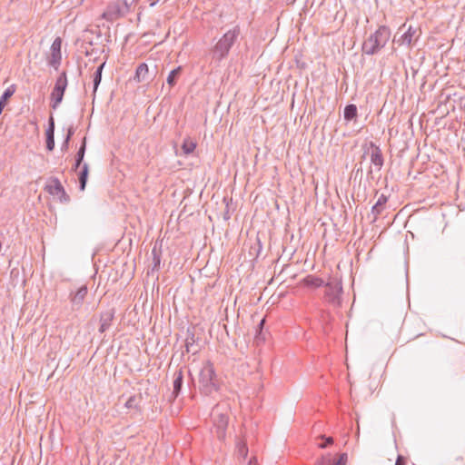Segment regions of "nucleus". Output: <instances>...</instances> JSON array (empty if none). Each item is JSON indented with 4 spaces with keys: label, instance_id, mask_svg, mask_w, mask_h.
I'll list each match as a JSON object with an SVG mask.
<instances>
[{
    "label": "nucleus",
    "instance_id": "393cba45",
    "mask_svg": "<svg viewBox=\"0 0 465 465\" xmlns=\"http://www.w3.org/2000/svg\"><path fill=\"white\" fill-rule=\"evenodd\" d=\"M237 452L240 457H242L243 460L246 459L248 455V447L244 440H239L237 442Z\"/></svg>",
    "mask_w": 465,
    "mask_h": 465
},
{
    "label": "nucleus",
    "instance_id": "423d86ee",
    "mask_svg": "<svg viewBox=\"0 0 465 465\" xmlns=\"http://www.w3.org/2000/svg\"><path fill=\"white\" fill-rule=\"evenodd\" d=\"M236 36L237 33L234 30L228 31L223 35V36L219 40L215 46L219 55L223 56L227 54L232 45L235 41Z\"/></svg>",
    "mask_w": 465,
    "mask_h": 465
},
{
    "label": "nucleus",
    "instance_id": "72a5a7b5",
    "mask_svg": "<svg viewBox=\"0 0 465 465\" xmlns=\"http://www.w3.org/2000/svg\"><path fill=\"white\" fill-rule=\"evenodd\" d=\"M264 322H265V319H262V320H261V322H260V323H259V325H258V331H259V333H258V335H257V338H258V337L260 336V334H261V331H262V328H263Z\"/></svg>",
    "mask_w": 465,
    "mask_h": 465
},
{
    "label": "nucleus",
    "instance_id": "f03ea898",
    "mask_svg": "<svg viewBox=\"0 0 465 465\" xmlns=\"http://www.w3.org/2000/svg\"><path fill=\"white\" fill-rule=\"evenodd\" d=\"M211 417L213 420V427L211 432L219 440H223L226 436V429L228 426L229 417L223 405H216L212 412Z\"/></svg>",
    "mask_w": 465,
    "mask_h": 465
},
{
    "label": "nucleus",
    "instance_id": "7ed1b4c3",
    "mask_svg": "<svg viewBox=\"0 0 465 465\" xmlns=\"http://www.w3.org/2000/svg\"><path fill=\"white\" fill-rule=\"evenodd\" d=\"M389 38V29L381 26L363 43L362 49L367 54H375L386 45Z\"/></svg>",
    "mask_w": 465,
    "mask_h": 465
},
{
    "label": "nucleus",
    "instance_id": "f704fd0d",
    "mask_svg": "<svg viewBox=\"0 0 465 465\" xmlns=\"http://www.w3.org/2000/svg\"><path fill=\"white\" fill-rule=\"evenodd\" d=\"M248 465H259L256 457L251 458L249 460Z\"/></svg>",
    "mask_w": 465,
    "mask_h": 465
},
{
    "label": "nucleus",
    "instance_id": "7c9ffc66",
    "mask_svg": "<svg viewBox=\"0 0 465 465\" xmlns=\"http://www.w3.org/2000/svg\"><path fill=\"white\" fill-rule=\"evenodd\" d=\"M61 60H50V65L57 70L60 66Z\"/></svg>",
    "mask_w": 465,
    "mask_h": 465
},
{
    "label": "nucleus",
    "instance_id": "ddd939ff",
    "mask_svg": "<svg viewBox=\"0 0 465 465\" xmlns=\"http://www.w3.org/2000/svg\"><path fill=\"white\" fill-rule=\"evenodd\" d=\"M183 383V373L180 369L176 371L173 374V397L175 399L181 392L182 387Z\"/></svg>",
    "mask_w": 465,
    "mask_h": 465
},
{
    "label": "nucleus",
    "instance_id": "dca6fc26",
    "mask_svg": "<svg viewBox=\"0 0 465 465\" xmlns=\"http://www.w3.org/2000/svg\"><path fill=\"white\" fill-rule=\"evenodd\" d=\"M302 282L305 286L314 287V288H319L324 284V282L322 278L314 276V275L306 276L302 280Z\"/></svg>",
    "mask_w": 465,
    "mask_h": 465
},
{
    "label": "nucleus",
    "instance_id": "c85d7f7f",
    "mask_svg": "<svg viewBox=\"0 0 465 465\" xmlns=\"http://www.w3.org/2000/svg\"><path fill=\"white\" fill-rule=\"evenodd\" d=\"M125 407L128 409H136L137 408V401L135 396H131L127 401L125 402Z\"/></svg>",
    "mask_w": 465,
    "mask_h": 465
},
{
    "label": "nucleus",
    "instance_id": "20e7f679",
    "mask_svg": "<svg viewBox=\"0 0 465 465\" xmlns=\"http://www.w3.org/2000/svg\"><path fill=\"white\" fill-rule=\"evenodd\" d=\"M326 290L324 293V300L329 304L338 307L341 305V295L342 292L341 282L333 279L325 284Z\"/></svg>",
    "mask_w": 465,
    "mask_h": 465
},
{
    "label": "nucleus",
    "instance_id": "4468645a",
    "mask_svg": "<svg viewBox=\"0 0 465 465\" xmlns=\"http://www.w3.org/2000/svg\"><path fill=\"white\" fill-rule=\"evenodd\" d=\"M387 202L388 197L384 194H381L380 197L378 198L377 203L371 208V213L374 216V220H376L378 216L381 214Z\"/></svg>",
    "mask_w": 465,
    "mask_h": 465
},
{
    "label": "nucleus",
    "instance_id": "f8f14e48",
    "mask_svg": "<svg viewBox=\"0 0 465 465\" xmlns=\"http://www.w3.org/2000/svg\"><path fill=\"white\" fill-rule=\"evenodd\" d=\"M54 148V121L53 116L49 119V126L46 130V149L53 151Z\"/></svg>",
    "mask_w": 465,
    "mask_h": 465
},
{
    "label": "nucleus",
    "instance_id": "412c9836",
    "mask_svg": "<svg viewBox=\"0 0 465 465\" xmlns=\"http://www.w3.org/2000/svg\"><path fill=\"white\" fill-rule=\"evenodd\" d=\"M357 106L353 104L346 105L344 108V119L346 121H351L357 116Z\"/></svg>",
    "mask_w": 465,
    "mask_h": 465
},
{
    "label": "nucleus",
    "instance_id": "b1692460",
    "mask_svg": "<svg viewBox=\"0 0 465 465\" xmlns=\"http://www.w3.org/2000/svg\"><path fill=\"white\" fill-rule=\"evenodd\" d=\"M104 65H105V63H103L102 64H100L97 67V69H96V71H95V73L94 74V93L96 92V90H97V88H98V86H99V84L101 83L102 72H103V69H104Z\"/></svg>",
    "mask_w": 465,
    "mask_h": 465
},
{
    "label": "nucleus",
    "instance_id": "a878e982",
    "mask_svg": "<svg viewBox=\"0 0 465 465\" xmlns=\"http://www.w3.org/2000/svg\"><path fill=\"white\" fill-rule=\"evenodd\" d=\"M74 131H75V129H74V127L73 125L69 126V128L67 129V134L65 136V139H64V143L61 145V150L62 151H67L68 150L69 142H70L71 137L74 135Z\"/></svg>",
    "mask_w": 465,
    "mask_h": 465
},
{
    "label": "nucleus",
    "instance_id": "1a4fd4ad",
    "mask_svg": "<svg viewBox=\"0 0 465 465\" xmlns=\"http://www.w3.org/2000/svg\"><path fill=\"white\" fill-rule=\"evenodd\" d=\"M47 188L48 192L53 195H57L61 202L67 203L69 201V196L58 179H53Z\"/></svg>",
    "mask_w": 465,
    "mask_h": 465
},
{
    "label": "nucleus",
    "instance_id": "bb28decb",
    "mask_svg": "<svg viewBox=\"0 0 465 465\" xmlns=\"http://www.w3.org/2000/svg\"><path fill=\"white\" fill-rule=\"evenodd\" d=\"M180 71H181V67H177L170 72V74L167 77V83L171 86H173L175 84V79L178 76V74H180Z\"/></svg>",
    "mask_w": 465,
    "mask_h": 465
},
{
    "label": "nucleus",
    "instance_id": "2f4dec72",
    "mask_svg": "<svg viewBox=\"0 0 465 465\" xmlns=\"http://www.w3.org/2000/svg\"><path fill=\"white\" fill-rule=\"evenodd\" d=\"M395 465H406L405 459L402 456L399 455L396 460Z\"/></svg>",
    "mask_w": 465,
    "mask_h": 465
},
{
    "label": "nucleus",
    "instance_id": "cd10ccee",
    "mask_svg": "<svg viewBox=\"0 0 465 465\" xmlns=\"http://www.w3.org/2000/svg\"><path fill=\"white\" fill-rule=\"evenodd\" d=\"M321 438L324 440L323 442L318 443V447L321 449L327 448L333 443V439L331 437L321 436Z\"/></svg>",
    "mask_w": 465,
    "mask_h": 465
},
{
    "label": "nucleus",
    "instance_id": "aec40b11",
    "mask_svg": "<svg viewBox=\"0 0 465 465\" xmlns=\"http://www.w3.org/2000/svg\"><path fill=\"white\" fill-rule=\"evenodd\" d=\"M62 39L56 37L51 46V55L53 58H61Z\"/></svg>",
    "mask_w": 465,
    "mask_h": 465
},
{
    "label": "nucleus",
    "instance_id": "c756f323",
    "mask_svg": "<svg viewBox=\"0 0 465 465\" xmlns=\"http://www.w3.org/2000/svg\"><path fill=\"white\" fill-rule=\"evenodd\" d=\"M191 340H192V341H190L188 339L186 340L185 347H186V351L187 352H190L192 351V347H193V342H194L193 337H192Z\"/></svg>",
    "mask_w": 465,
    "mask_h": 465
},
{
    "label": "nucleus",
    "instance_id": "f257e3e1",
    "mask_svg": "<svg viewBox=\"0 0 465 465\" xmlns=\"http://www.w3.org/2000/svg\"><path fill=\"white\" fill-rule=\"evenodd\" d=\"M199 390L204 395H210L219 389V381L213 364L207 361L203 363L199 373Z\"/></svg>",
    "mask_w": 465,
    "mask_h": 465
},
{
    "label": "nucleus",
    "instance_id": "39448f33",
    "mask_svg": "<svg viewBox=\"0 0 465 465\" xmlns=\"http://www.w3.org/2000/svg\"><path fill=\"white\" fill-rule=\"evenodd\" d=\"M68 84L66 72L63 71L57 77L53 91L51 93V106L56 109L63 101L64 94Z\"/></svg>",
    "mask_w": 465,
    "mask_h": 465
},
{
    "label": "nucleus",
    "instance_id": "2eb2a0df",
    "mask_svg": "<svg viewBox=\"0 0 465 465\" xmlns=\"http://www.w3.org/2000/svg\"><path fill=\"white\" fill-rule=\"evenodd\" d=\"M16 85L11 84L9 87L5 89L4 94L0 97V114L3 112L7 100L15 93Z\"/></svg>",
    "mask_w": 465,
    "mask_h": 465
},
{
    "label": "nucleus",
    "instance_id": "0eeeda50",
    "mask_svg": "<svg viewBox=\"0 0 465 465\" xmlns=\"http://www.w3.org/2000/svg\"><path fill=\"white\" fill-rule=\"evenodd\" d=\"M370 156L371 163L377 168L378 171L383 166L384 159L381 148L374 143H370L368 151L365 152Z\"/></svg>",
    "mask_w": 465,
    "mask_h": 465
},
{
    "label": "nucleus",
    "instance_id": "9d476101",
    "mask_svg": "<svg viewBox=\"0 0 465 465\" xmlns=\"http://www.w3.org/2000/svg\"><path fill=\"white\" fill-rule=\"evenodd\" d=\"M114 318V309L108 310V311L101 313L100 327H99V331L101 333H104L111 327Z\"/></svg>",
    "mask_w": 465,
    "mask_h": 465
},
{
    "label": "nucleus",
    "instance_id": "5701e85b",
    "mask_svg": "<svg viewBox=\"0 0 465 465\" xmlns=\"http://www.w3.org/2000/svg\"><path fill=\"white\" fill-rule=\"evenodd\" d=\"M196 148V143L190 138L183 140L182 144V150L185 154L192 153Z\"/></svg>",
    "mask_w": 465,
    "mask_h": 465
},
{
    "label": "nucleus",
    "instance_id": "4be33fe9",
    "mask_svg": "<svg viewBox=\"0 0 465 465\" xmlns=\"http://www.w3.org/2000/svg\"><path fill=\"white\" fill-rule=\"evenodd\" d=\"M148 71L149 70L147 64L144 63L141 64L136 69L134 80L137 82L144 81Z\"/></svg>",
    "mask_w": 465,
    "mask_h": 465
},
{
    "label": "nucleus",
    "instance_id": "9b49d317",
    "mask_svg": "<svg viewBox=\"0 0 465 465\" xmlns=\"http://www.w3.org/2000/svg\"><path fill=\"white\" fill-rule=\"evenodd\" d=\"M347 455L342 453L340 455L339 459L336 462H333L332 457L331 454H327L322 456L316 463V465H346Z\"/></svg>",
    "mask_w": 465,
    "mask_h": 465
},
{
    "label": "nucleus",
    "instance_id": "a211bd4d",
    "mask_svg": "<svg viewBox=\"0 0 465 465\" xmlns=\"http://www.w3.org/2000/svg\"><path fill=\"white\" fill-rule=\"evenodd\" d=\"M85 149H86V138L84 137L83 139V142H82V144L75 155V164H74V169H77L81 166L82 164V162L84 160V153H85Z\"/></svg>",
    "mask_w": 465,
    "mask_h": 465
},
{
    "label": "nucleus",
    "instance_id": "f3484780",
    "mask_svg": "<svg viewBox=\"0 0 465 465\" xmlns=\"http://www.w3.org/2000/svg\"><path fill=\"white\" fill-rule=\"evenodd\" d=\"M88 172H89L88 164L84 163L82 165V169L79 173V188L81 191H84L85 189V185L87 183V177H88Z\"/></svg>",
    "mask_w": 465,
    "mask_h": 465
},
{
    "label": "nucleus",
    "instance_id": "6e6552de",
    "mask_svg": "<svg viewBox=\"0 0 465 465\" xmlns=\"http://www.w3.org/2000/svg\"><path fill=\"white\" fill-rule=\"evenodd\" d=\"M87 293L88 288L86 285H82L76 291L70 292L69 300L74 310L79 309L82 306Z\"/></svg>",
    "mask_w": 465,
    "mask_h": 465
},
{
    "label": "nucleus",
    "instance_id": "6ab92c4d",
    "mask_svg": "<svg viewBox=\"0 0 465 465\" xmlns=\"http://www.w3.org/2000/svg\"><path fill=\"white\" fill-rule=\"evenodd\" d=\"M417 38V29L412 28L411 26L409 27L407 32L402 35V44H405L407 45H411L413 40Z\"/></svg>",
    "mask_w": 465,
    "mask_h": 465
},
{
    "label": "nucleus",
    "instance_id": "473e14b6",
    "mask_svg": "<svg viewBox=\"0 0 465 465\" xmlns=\"http://www.w3.org/2000/svg\"><path fill=\"white\" fill-rule=\"evenodd\" d=\"M153 260H154V266H159L160 265V257L158 255H156L155 253V249L153 250Z\"/></svg>",
    "mask_w": 465,
    "mask_h": 465
}]
</instances>
